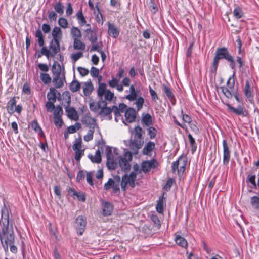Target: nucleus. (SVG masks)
<instances>
[{"label": "nucleus", "mask_w": 259, "mask_h": 259, "mask_svg": "<svg viewBox=\"0 0 259 259\" xmlns=\"http://www.w3.org/2000/svg\"><path fill=\"white\" fill-rule=\"evenodd\" d=\"M10 208L5 204L1 209V220L0 224L2 228L0 230V240L5 251H8L9 246L15 242V234L13 222L10 219Z\"/></svg>", "instance_id": "1"}, {"label": "nucleus", "mask_w": 259, "mask_h": 259, "mask_svg": "<svg viewBox=\"0 0 259 259\" xmlns=\"http://www.w3.org/2000/svg\"><path fill=\"white\" fill-rule=\"evenodd\" d=\"M225 59L229 63L230 67L233 70H236V63L234 57L230 54L226 47L218 48L215 52V55L212 63L211 71L215 73L220 60Z\"/></svg>", "instance_id": "2"}, {"label": "nucleus", "mask_w": 259, "mask_h": 259, "mask_svg": "<svg viewBox=\"0 0 259 259\" xmlns=\"http://www.w3.org/2000/svg\"><path fill=\"white\" fill-rule=\"evenodd\" d=\"M97 95L100 99V101H104L105 103L111 102L114 98V94L110 90L107 89V85L105 83H99L97 89Z\"/></svg>", "instance_id": "3"}, {"label": "nucleus", "mask_w": 259, "mask_h": 259, "mask_svg": "<svg viewBox=\"0 0 259 259\" xmlns=\"http://www.w3.org/2000/svg\"><path fill=\"white\" fill-rule=\"evenodd\" d=\"M187 163V158L180 156L177 161L172 163V172H175L177 170L179 175H182L185 170Z\"/></svg>", "instance_id": "4"}, {"label": "nucleus", "mask_w": 259, "mask_h": 259, "mask_svg": "<svg viewBox=\"0 0 259 259\" xmlns=\"http://www.w3.org/2000/svg\"><path fill=\"white\" fill-rule=\"evenodd\" d=\"M132 159V155L131 152H126L123 157H121L119 160V166L124 171L129 170L131 165L129 163Z\"/></svg>", "instance_id": "5"}, {"label": "nucleus", "mask_w": 259, "mask_h": 259, "mask_svg": "<svg viewBox=\"0 0 259 259\" xmlns=\"http://www.w3.org/2000/svg\"><path fill=\"white\" fill-rule=\"evenodd\" d=\"M227 109L236 115H241L246 117L248 112L243 104L239 105L236 108L232 106L230 104H227Z\"/></svg>", "instance_id": "6"}, {"label": "nucleus", "mask_w": 259, "mask_h": 259, "mask_svg": "<svg viewBox=\"0 0 259 259\" xmlns=\"http://www.w3.org/2000/svg\"><path fill=\"white\" fill-rule=\"evenodd\" d=\"M86 219L82 215H79L75 219V227L77 230V234L81 235L86 227Z\"/></svg>", "instance_id": "7"}, {"label": "nucleus", "mask_w": 259, "mask_h": 259, "mask_svg": "<svg viewBox=\"0 0 259 259\" xmlns=\"http://www.w3.org/2000/svg\"><path fill=\"white\" fill-rule=\"evenodd\" d=\"M71 103V98L70 96L68 97V101L67 102V105L65 107L66 112L68 117L74 121L78 120V115L77 111L72 107H69Z\"/></svg>", "instance_id": "8"}, {"label": "nucleus", "mask_w": 259, "mask_h": 259, "mask_svg": "<svg viewBox=\"0 0 259 259\" xmlns=\"http://www.w3.org/2000/svg\"><path fill=\"white\" fill-rule=\"evenodd\" d=\"M221 89L224 95L228 99H231L232 97L234 96L236 100L238 103H240L241 102V99L239 93H238L237 89L236 90H230L225 87H222Z\"/></svg>", "instance_id": "9"}, {"label": "nucleus", "mask_w": 259, "mask_h": 259, "mask_svg": "<svg viewBox=\"0 0 259 259\" xmlns=\"http://www.w3.org/2000/svg\"><path fill=\"white\" fill-rule=\"evenodd\" d=\"M157 165L158 163L155 159L144 161L141 163V170L144 173H147L152 169L156 168Z\"/></svg>", "instance_id": "10"}, {"label": "nucleus", "mask_w": 259, "mask_h": 259, "mask_svg": "<svg viewBox=\"0 0 259 259\" xmlns=\"http://www.w3.org/2000/svg\"><path fill=\"white\" fill-rule=\"evenodd\" d=\"M223 163L224 165H227L229 162L231 152L228 147L227 141L225 139L223 140Z\"/></svg>", "instance_id": "11"}, {"label": "nucleus", "mask_w": 259, "mask_h": 259, "mask_svg": "<svg viewBox=\"0 0 259 259\" xmlns=\"http://www.w3.org/2000/svg\"><path fill=\"white\" fill-rule=\"evenodd\" d=\"M120 184L115 183L112 178H109L107 183L104 185V189L108 191L111 188L112 189V192L114 194H117L120 192Z\"/></svg>", "instance_id": "12"}, {"label": "nucleus", "mask_w": 259, "mask_h": 259, "mask_svg": "<svg viewBox=\"0 0 259 259\" xmlns=\"http://www.w3.org/2000/svg\"><path fill=\"white\" fill-rule=\"evenodd\" d=\"M101 108H100L99 114L102 116H108V119L111 120L112 119L111 113L112 110L111 108L107 107V103L104 101H102Z\"/></svg>", "instance_id": "13"}, {"label": "nucleus", "mask_w": 259, "mask_h": 259, "mask_svg": "<svg viewBox=\"0 0 259 259\" xmlns=\"http://www.w3.org/2000/svg\"><path fill=\"white\" fill-rule=\"evenodd\" d=\"M49 47L52 54V57H54L60 50V41L52 39L50 42Z\"/></svg>", "instance_id": "14"}, {"label": "nucleus", "mask_w": 259, "mask_h": 259, "mask_svg": "<svg viewBox=\"0 0 259 259\" xmlns=\"http://www.w3.org/2000/svg\"><path fill=\"white\" fill-rule=\"evenodd\" d=\"M253 90L250 85L249 81L248 80H246L245 86L244 88V93L245 96L248 99L250 103L253 102Z\"/></svg>", "instance_id": "15"}, {"label": "nucleus", "mask_w": 259, "mask_h": 259, "mask_svg": "<svg viewBox=\"0 0 259 259\" xmlns=\"http://www.w3.org/2000/svg\"><path fill=\"white\" fill-rule=\"evenodd\" d=\"M137 116V112L133 108H129L125 112V117L126 121L132 123L135 121Z\"/></svg>", "instance_id": "16"}, {"label": "nucleus", "mask_w": 259, "mask_h": 259, "mask_svg": "<svg viewBox=\"0 0 259 259\" xmlns=\"http://www.w3.org/2000/svg\"><path fill=\"white\" fill-rule=\"evenodd\" d=\"M143 143L144 141L142 139L134 138L130 141V147L135 153H137L138 150L142 147Z\"/></svg>", "instance_id": "17"}, {"label": "nucleus", "mask_w": 259, "mask_h": 259, "mask_svg": "<svg viewBox=\"0 0 259 259\" xmlns=\"http://www.w3.org/2000/svg\"><path fill=\"white\" fill-rule=\"evenodd\" d=\"M162 88L163 93L166 95L171 103L174 104L176 101V98L172 89L169 86L165 84H162Z\"/></svg>", "instance_id": "18"}, {"label": "nucleus", "mask_w": 259, "mask_h": 259, "mask_svg": "<svg viewBox=\"0 0 259 259\" xmlns=\"http://www.w3.org/2000/svg\"><path fill=\"white\" fill-rule=\"evenodd\" d=\"M102 209L103 214L104 216H109L112 213L113 206L110 202L103 201L102 203Z\"/></svg>", "instance_id": "19"}, {"label": "nucleus", "mask_w": 259, "mask_h": 259, "mask_svg": "<svg viewBox=\"0 0 259 259\" xmlns=\"http://www.w3.org/2000/svg\"><path fill=\"white\" fill-rule=\"evenodd\" d=\"M81 122L83 124L88 126L90 129L91 127L95 129V127L97 126L96 119L89 116H85L82 118Z\"/></svg>", "instance_id": "20"}, {"label": "nucleus", "mask_w": 259, "mask_h": 259, "mask_svg": "<svg viewBox=\"0 0 259 259\" xmlns=\"http://www.w3.org/2000/svg\"><path fill=\"white\" fill-rule=\"evenodd\" d=\"M66 81L65 74L62 73V76L57 77H53L52 82L56 88H61L64 85V82Z\"/></svg>", "instance_id": "21"}, {"label": "nucleus", "mask_w": 259, "mask_h": 259, "mask_svg": "<svg viewBox=\"0 0 259 259\" xmlns=\"http://www.w3.org/2000/svg\"><path fill=\"white\" fill-rule=\"evenodd\" d=\"M129 92L130 93L126 95L125 98L130 101H135L137 99L138 94L140 92L139 90H135L133 84L130 86Z\"/></svg>", "instance_id": "22"}, {"label": "nucleus", "mask_w": 259, "mask_h": 259, "mask_svg": "<svg viewBox=\"0 0 259 259\" xmlns=\"http://www.w3.org/2000/svg\"><path fill=\"white\" fill-rule=\"evenodd\" d=\"M165 194V193H163L162 195L159 197L158 200L157 201V204L156 205L157 211L161 214L163 213V204L166 201V198L164 197Z\"/></svg>", "instance_id": "23"}, {"label": "nucleus", "mask_w": 259, "mask_h": 259, "mask_svg": "<svg viewBox=\"0 0 259 259\" xmlns=\"http://www.w3.org/2000/svg\"><path fill=\"white\" fill-rule=\"evenodd\" d=\"M52 39L60 41L63 36L62 31L61 28L58 26H55L52 31Z\"/></svg>", "instance_id": "24"}, {"label": "nucleus", "mask_w": 259, "mask_h": 259, "mask_svg": "<svg viewBox=\"0 0 259 259\" xmlns=\"http://www.w3.org/2000/svg\"><path fill=\"white\" fill-rule=\"evenodd\" d=\"M108 33L113 38H117L119 34L118 28L113 24L108 23Z\"/></svg>", "instance_id": "25"}, {"label": "nucleus", "mask_w": 259, "mask_h": 259, "mask_svg": "<svg viewBox=\"0 0 259 259\" xmlns=\"http://www.w3.org/2000/svg\"><path fill=\"white\" fill-rule=\"evenodd\" d=\"M52 71L54 77L62 76L61 67L59 63L55 61L52 67Z\"/></svg>", "instance_id": "26"}, {"label": "nucleus", "mask_w": 259, "mask_h": 259, "mask_svg": "<svg viewBox=\"0 0 259 259\" xmlns=\"http://www.w3.org/2000/svg\"><path fill=\"white\" fill-rule=\"evenodd\" d=\"M16 106V101L15 97H13L8 102L7 105V110L9 114L12 115L15 112L14 106Z\"/></svg>", "instance_id": "27"}, {"label": "nucleus", "mask_w": 259, "mask_h": 259, "mask_svg": "<svg viewBox=\"0 0 259 259\" xmlns=\"http://www.w3.org/2000/svg\"><path fill=\"white\" fill-rule=\"evenodd\" d=\"M57 94L60 95L59 92H58L55 88H50V91L47 94V98L48 101H53V102H55L56 101V95Z\"/></svg>", "instance_id": "28"}, {"label": "nucleus", "mask_w": 259, "mask_h": 259, "mask_svg": "<svg viewBox=\"0 0 259 259\" xmlns=\"http://www.w3.org/2000/svg\"><path fill=\"white\" fill-rule=\"evenodd\" d=\"M131 180V174L129 175L126 174L124 175L122 177V180L120 182L121 189L123 191L125 192L127 189V186L129 184Z\"/></svg>", "instance_id": "29"}, {"label": "nucleus", "mask_w": 259, "mask_h": 259, "mask_svg": "<svg viewBox=\"0 0 259 259\" xmlns=\"http://www.w3.org/2000/svg\"><path fill=\"white\" fill-rule=\"evenodd\" d=\"M155 144L154 142L149 141L144 146L143 149V154L144 155H149L150 153L155 148Z\"/></svg>", "instance_id": "30"}, {"label": "nucleus", "mask_w": 259, "mask_h": 259, "mask_svg": "<svg viewBox=\"0 0 259 259\" xmlns=\"http://www.w3.org/2000/svg\"><path fill=\"white\" fill-rule=\"evenodd\" d=\"M88 157L93 163H100L102 161L100 150H96L95 156H93L92 154H89Z\"/></svg>", "instance_id": "31"}, {"label": "nucleus", "mask_w": 259, "mask_h": 259, "mask_svg": "<svg viewBox=\"0 0 259 259\" xmlns=\"http://www.w3.org/2000/svg\"><path fill=\"white\" fill-rule=\"evenodd\" d=\"M94 87L91 81L90 80L89 81H87L84 83V87L83 88V92L85 96H90L93 90Z\"/></svg>", "instance_id": "32"}, {"label": "nucleus", "mask_w": 259, "mask_h": 259, "mask_svg": "<svg viewBox=\"0 0 259 259\" xmlns=\"http://www.w3.org/2000/svg\"><path fill=\"white\" fill-rule=\"evenodd\" d=\"M250 204L251 208L259 211V196H253L250 199Z\"/></svg>", "instance_id": "33"}, {"label": "nucleus", "mask_w": 259, "mask_h": 259, "mask_svg": "<svg viewBox=\"0 0 259 259\" xmlns=\"http://www.w3.org/2000/svg\"><path fill=\"white\" fill-rule=\"evenodd\" d=\"M70 34L73 39L74 40L75 39H81L82 34L80 30L78 28L73 26L70 31Z\"/></svg>", "instance_id": "34"}, {"label": "nucleus", "mask_w": 259, "mask_h": 259, "mask_svg": "<svg viewBox=\"0 0 259 259\" xmlns=\"http://www.w3.org/2000/svg\"><path fill=\"white\" fill-rule=\"evenodd\" d=\"M89 40L92 43L94 44L97 42L98 40V36H97V28H94L93 29L92 32L90 34H88L86 35Z\"/></svg>", "instance_id": "35"}, {"label": "nucleus", "mask_w": 259, "mask_h": 259, "mask_svg": "<svg viewBox=\"0 0 259 259\" xmlns=\"http://www.w3.org/2000/svg\"><path fill=\"white\" fill-rule=\"evenodd\" d=\"M73 48L75 50L84 51L85 49V45L81 41V39H75L73 40Z\"/></svg>", "instance_id": "36"}, {"label": "nucleus", "mask_w": 259, "mask_h": 259, "mask_svg": "<svg viewBox=\"0 0 259 259\" xmlns=\"http://www.w3.org/2000/svg\"><path fill=\"white\" fill-rule=\"evenodd\" d=\"M76 17L79 24L83 26L87 23V21L83 14L82 9H81L76 14Z\"/></svg>", "instance_id": "37"}, {"label": "nucleus", "mask_w": 259, "mask_h": 259, "mask_svg": "<svg viewBox=\"0 0 259 259\" xmlns=\"http://www.w3.org/2000/svg\"><path fill=\"white\" fill-rule=\"evenodd\" d=\"M117 157L107 158L106 165L110 170H114L117 166V163L115 160Z\"/></svg>", "instance_id": "38"}, {"label": "nucleus", "mask_w": 259, "mask_h": 259, "mask_svg": "<svg viewBox=\"0 0 259 259\" xmlns=\"http://www.w3.org/2000/svg\"><path fill=\"white\" fill-rule=\"evenodd\" d=\"M141 122L143 125L146 126H150L152 124L151 116L149 114H146L145 115H143Z\"/></svg>", "instance_id": "39"}, {"label": "nucleus", "mask_w": 259, "mask_h": 259, "mask_svg": "<svg viewBox=\"0 0 259 259\" xmlns=\"http://www.w3.org/2000/svg\"><path fill=\"white\" fill-rule=\"evenodd\" d=\"M102 101H98L97 103L94 102H91L89 104L90 109L94 112H99L101 108Z\"/></svg>", "instance_id": "40"}, {"label": "nucleus", "mask_w": 259, "mask_h": 259, "mask_svg": "<svg viewBox=\"0 0 259 259\" xmlns=\"http://www.w3.org/2000/svg\"><path fill=\"white\" fill-rule=\"evenodd\" d=\"M175 242L178 245L182 247L185 248L188 245L187 240L184 238L179 235L176 236Z\"/></svg>", "instance_id": "41"}, {"label": "nucleus", "mask_w": 259, "mask_h": 259, "mask_svg": "<svg viewBox=\"0 0 259 259\" xmlns=\"http://www.w3.org/2000/svg\"><path fill=\"white\" fill-rule=\"evenodd\" d=\"M106 151L107 158H113L117 157V149L115 148L113 150V152H112V148L108 146L106 147Z\"/></svg>", "instance_id": "42"}, {"label": "nucleus", "mask_w": 259, "mask_h": 259, "mask_svg": "<svg viewBox=\"0 0 259 259\" xmlns=\"http://www.w3.org/2000/svg\"><path fill=\"white\" fill-rule=\"evenodd\" d=\"M64 6L60 1L56 2L54 6V9L56 13L60 15H62L64 13Z\"/></svg>", "instance_id": "43"}, {"label": "nucleus", "mask_w": 259, "mask_h": 259, "mask_svg": "<svg viewBox=\"0 0 259 259\" xmlns=\"http://www.w3.org/2000/svg\"><path fill=\"white\" fill-rule=\"evenodd\" d=\"M236 70H233V75L229 78L227 82V85L228 86V88L230 90H235L234 89L235 86V79H234V76L235 74Z\"/></svg>", "instance_id": "44"}, {"label": "nucleus", "mask_w": 259, "mask_h": 259, "mask_svg": "<svg viewBox=\"0 0 259 259\" xmlns=\"http://www.w3.org/2000/svg\"><path fill=\"white\" fill-rule=\"evenodd\" d=\"M35 37L37 38V42L40 47H42L45 44L44 35L40 29H37L35 32Z\"/></svg>", "instance_id": "45"}, {"label": "nucleus", "mask_w": 259, "mask_h": 259, "mask_svg": "<svg viewBox=\"0 0 259 259\" xmlns=\"http://www.w3.org/2000/svg\"><path fill=\"white\" fill-rule=\"evenodd\" d=\"M31 127L34 130V131L35 132L38 133L39 135L42 136L44 135L41 128L36 120H33L32 122Z\"/></svg>", "instance_id": "46"}, {"label": "nucleus", "mask_w": 259, "mask_h": 259, "mask_svg": "<svg viewBox=\"0 0 259 259\" xmlns=\"http://www.w3.org/2000/svg\"><path fill=\"white\" fill-rule=\"evenodd\" d=\"M134 138L142 139V134L144 133L142 128L139 126H136L134 129Z\"/></svg>", "instance_id": "47"}, {"label": "nucleus", "mask_w": 259, "mask_h": 259, "mask_svg": "<svg viewBox=\"0 0 259 259\" xmlns=\"http://www.w3.org/2000/svg\"><path fill=\"white\" fill-rule=\"evenodd\" d=\"M80 84L77 80H73L70 84V90L72 92H76L79 90Z\"/></svg>", "instance_id": "48"}, {"label": "nucleus", "mask_w": 259, "mask_h": 259, "mask_svg": "<svg viewBox=\"0 0 259 259\" xmlns=\"http://www.w3.org/2000/svg\"><path fill=\"white\" fill-rule=\"evenodd\" d=\"M188 139H189V142H190V143L191 145V152H192V153L193 154L196 150L197 145L196 144L195 139H194V138L192 137V136L190 134H188Z\"/></svg>", "instance_id": "49"}, {"label": "nucleus", "mask_w": 259, "mask_h": 259, "mask_svg": "<svg viewBox=\"0 0 259 259\" xmlns=\"http://www.w3.org/2000/svg\"><path fill=\"white\" fill-rule=\"evenodd\" d=\"M59 25L62 28L66 29L68 27V22L67 20L64 17H60L58 21Z\"/></svg>", "instance_id": "50"}, {"label": "nucleus", "mask_w": 259, "mask_h": 259, "mask_svg": "<svg viewBox=\"0 0 259 259\" xmlns=\"http://www.w3.org/2000/svg\"><path fill=\"white\" fill-rule=\"evenodd\" d=\"M95 132V129L91 127L88 131L87 134L84 136V140L86 142H89L92 140L93 138V134Z\"/></svg>", "instance_id": "51"}, {"label": "nucleus", "mask_w": 259, "mask_h": 259, "mask_svg": "<svg viewBox=\"0 0 259 259\" xmlns=\"http://www.w3.org/2000/svg\"><path fill=\"white\" fill-rule=\"evenodd\" d=\"M256 176L255 174L248 175L247 177V182H249L253 185V187L255 189L257 188V184L255 182Z\"/></svg>", "instance_id": "52"}, {"label": "nucleus", "mask_w": 259, "mask_h": 259, "mask_svg": "<svg viewBox=\"0 0 259 259\" xmlns=\"http://www.w3.org/2000/svg\"><path fill=\"white\" fill-rule=\"evenodd\" d=\"M135 100H136L135 104L136 105L137 110L139 111L143 107L144 103V99L143 97H139L138 98L137 97V99Z\"/></svg>", "instance_id": "53"}, {"label": "nucleus", "mask_w": 259, "mask_h": 259, "mask_svg": "<svg viewBox=\"0 0 259 259\" xmlns=\"http://www.w3.org/2000/svg\"><path fill=\"white\" fill-rule=\"evenodd\" d=\"M233 15L236 19H240L243 16V13L242 9L238 7L234 10Z\"/></svg>", "instance_id": "54"}, {"label": "nucleus", "mask_w": 259, "mask_h": 259, "mask_svg": "<svg viewBox=\"0 0 259 259\" xmlns=\"http://www.w3.org/2000/svg\"><path fill=\"white\" fill-rule=\"evenodd\" d=\"M63 113L62 108L60 105H57L54 109V116H61Z\"/></svg>", "instance_id": "55"}, {"label": "nucleus", "mask_w": 259, "mask_h": 259, "mask_svg": "<svg viewBox=\"0 0 259 259\" xmlns=\"http://www.w3.org/2000/svg\"><path fill=\"white\" fill-rule=\"evenodd\" d=\"M40 78L45 84H48L51 81V77L47 73H40Z\"/></svg>", "instance_id": "56"}, {"label": "nucleus", "mask_w": 259, "mask_h": 259, "mask_svg": "<svg viewBox=\"0 0 259 259\" xmlns=\"http://www.w3.org/2000/svg\"><path fill=\"white\" fill-rule=\"evenodd\" d=\"M75 151V159L77 162H79L81 157L84 155V149L76 150Z\"/></svg>", "instance_id": "57"}, {"label": "nucleus", "mask_w": 259, "mask_h": 259, "mask_svg": "<svg viewBox=\"0 0 259 259\" xmlns=\"http://www.w3.org/2000/svg\"><path fill=\"white\" fill-rule=\"evenodd\" d=\"M151 220L153 222L154 226L157 229H159L161 226V224L158 217L156 215L152 214Z\"/></svg>", "instance_id": "58"}, {"label": "nucleus", "mask_w": 259, "mask_h": 259, "mask_svg": "<svg viewBox=\"0 0 259 259\" xmlns=\"http://www.w3.org/2000/svg\"><path fill=\"white\" fill-rule=\"evenodd\" d=\"M42 47L40 50L41 54L38 55V57H40L41 55L46 56L48 58L50 56L52 57V54L50 49H48L46 47H44V46Z\"/></svg>", "instance_id": "59"}, {"label": "nucleus", "mask_w": 259, "mask_h": 259, "mask_svg": "<svg viewBox=\"0 0 259 259\" xmlns=\"http://www.w3.org/2000/svg\"><path fill=\"white\" fill-rule=\"evenodd\" d=\"M157 132L156 129L153 126H150L148 129V135L151 139H153L156 137Z\"/></svg>", "instance_id": "60"}, {"label": "nucleus", "mask_w": 259, "mask_h": 259, "mask_svg": "<svg viewBox=\"0 0 259 259\" xmlns=\"http://www.w3.org/2000/svg\"><path fill=\"white\" fill-rule=\"evenodd\" d=\"M53 118H54V122L55 125L57 127H59V128H60L61 127H62L63 123V121L61 118V116H59V117H56V116H54Z\"/></svg>", "instance_id": "61"}, {"label": "nucleus", "mask_w": 259, "mask_h": 259, "mask_svg": "<svg viewBox=\"0 0 259 259\" xmlns=\"http://www.w3.org/2000/svg\"><path fill=\"white\" fill-rule=\"evenodd\" d=\"M119 82V80L118 79L112 77V79L108 81V84L112 88H116Z\"/></svg>", "instance_id": "62"}, {"label": "nucleus", "mask_w": 259, "mask_h": 259, "mask_svg": "<svg viewBox=\"0 0 259 259\" xmlns=\"http://www.w3.org/2000/svg\"><path fill=\"white\" fill-rule=\"evenodd\" d=\"M54 103L55 102H53V101H48L46 103L45 106L47 108V111L51 112L54 109V108H55Z\"/></svg>", "instance_id": "63"}, {"label": "nucleus", "mask_w": 259, "mask_h": 259, "mask_svg": "<svg viewBox=\"0 0 259 259\" xmlns=\"http://www.w3.org/2000/svg\"><path fill=\"white\" fill-rule=\"evenodd\" d=\"M174 182V180L172 178H168L166 184L164 187V189L167 191H169L171 188Z\"/></svg>", "instance_id": "64"}]
</instances>
